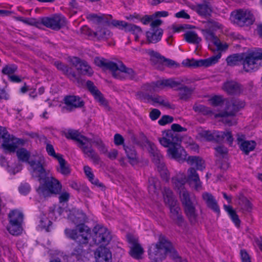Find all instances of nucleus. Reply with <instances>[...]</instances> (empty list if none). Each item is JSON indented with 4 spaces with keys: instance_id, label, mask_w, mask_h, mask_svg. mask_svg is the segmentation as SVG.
Here are the masks:
<instances>
[{
    "instance_id": "nucleus-1",
    "label": "nucleus",
    "mask_w": 262,
    "mask_h": 262,
    "mask_svg": "<svg viewBox=\"0 0 262 262\" xmlns=\"http://www.w3.org/2000/svg\"><path fill=\"white\" fill-rule=\"evenodd\" d=\"M69 198H59L60 206L54 205L50 207L48 211V216L51 220L60 219L62 216H65L74 224H79L75 229H66L65 234L67 237L77 241L80 244H85L88 242V238L90 235V230L86 226L81 223L84 221L85 215L84 213L75 208H70L64 211L67 205Z\"/></svg>"
},
{
    "instance_id": "nucleus-2",
    "label": "nucleus",
    "mask_w": 262,
    "mask_h": 262,
    "mask_svg": "<svg viewBox=\"0 0 262 262\" xmlns=\"http://www.w3.org/2000/svg\"><path fill=\"white\" fill-rule=\"evenodd\" d=\"M30 169L32 177L37 179L40 183L36 191L39 195L49 194L61 195L60 196H69L70 194L65 190H62L61 183L52 176H47L45 169L40 162L30 161Z\"/></svg>"
},
{
    "instance_id": "nucleus-3",
    "label": "nucleus",
    "mask_w": 262,
    "mask_h": 262,
    "mask_svg": "<svg viewBox=\"0 0 262 262\" xmlns=\"http://www.w3.org/2000/svg\"><path fill=\"white\" fill-rule=\"evenodd\" d=\"M93 239L95 244L101 246L95 252L96 262H112V253L110 250L104 247L111 239V235L107 228L104 227H96Z\"/></svg>"
},
{
    "instance_id": "nucleus-4",
    "label": "nucleus",
    "mask_w": 262,
    "mask_h": 262,
    "mask_svg": "<svg viewBox=\"0 0 262 262\" xmlns=\"http://www.w3.org/2000/svg\"><path fill=\"white\" fill-rule=\"evenodd\" d=\"M167 254L176 259L175 262H187L178 256L171 244L164 236H160L158 242L150 247L149 258L154 262H159L164 259Z\"/></svg>"
},
{
    "instance_id": "nucleus-5",
    "label": "nucleus",
    "mask_w": 262,
    "mask_h": 262,
    "mask_svg": "<svg viewBox=\"0 0 262 262\" xmlns=\"http://www.w3.org/2000/svg\"><path fill=\"white\" fill-rule=\"evenodd\" d=\"M94 61L97 66L110 70L116 78L134 79L136 77V72L132 68L126 67L121 61L115 62L103 58L96 57Z\"/></svg>"
},
{
    "instance_id": "nucleus-6",
    "label": "nucleus",
    "mask_w": 262,
    "mask_h": 262,
    "mask_svg": "<svg viewBox=\"0 0 262 262\" xmlns=\"http://www.w3.org/2000/svg\"><path fill=\"white\" fill-rule=\"evenodd\" d=\"M213 44L216 47L217 50L220 52H225L229 47V45L227 43L221 41L219 38L215 40ZM221 56L222 54L219 52L216 55L205 59H188L184 61L183 63L187 67L194 68L200 67H208L217 63Z\"/></svg>"
},
{
    "instance_id": "nucleus-7",
    "label": "nucleus",
    "mask_w": 262,
    "mask_h": 262,
    "mask_svg": "<svg viewBox=\"0 0 262 262\" xmlns=\"http://www.w3.org/2000/svg\"><path fill=\"white\" fill-rule=\"evenodd\" d=\"M262 49L258 48L247 54H244L243 68L246 72L257 70L261 66Z\"/></svg>"
},
{
    "instance_id": "nucleus-8",
    "label": "nucleus",
    "mask_w": 262,
    "mask_h": 262,
    "mask_svg": "<svg viewBox=\"0 0 262 262\" xmlns=\"http://www.w3.org/2000/svg\"><path fill=\"white\" fill-rule=\"evenodd\" d=\"M148 149L149 153L153 157V161L157 165L158 171L160 172L162 178L167 181L169 174L165 163L163 161V157L160 151L158 150L156 146L153 143L147 142Z\"/></svg>"
},
{
    "instance_id": "nucleus-9",
    "label": "nucleus",
    "mask_w": 262,
    "mask_h": 262,
    "mask_svg": "<svg viewBox=\"0 0 262 262\" xmlns=\"http://www.w3.org/2000/svg\"><path fill=\"white\" fill-rule=\"evenodd\" d=\"M77 145L82 151L85 157L89 158L95 164L100 161V158L97 153L92 148L93 140L83 135L78 139Z\"/></svg>"
},
{
    "instance_id": "nucleus-10",
    "label": "nucleus",
    "mask_w": 262,
    "mask_h": 262,
    "mask_svg": "<svg viewBox=\"0 0 262 262\" xmlns=\"http://www.w3.org/2000/svg\"><path fill=\"white\" fill-rule=\"evenodd\" d=\"M234 23L240 27L253 24L255 20L253 14L248 9H240L231 13Z\"/></svg>"
},
{
    "instance_id": "nucleus-11",
    "label": "nucleus",
    "mask_w": 262,
    "mask_h": 262,
    "mask_svg": "<svg viewBox=\"0 0 262 262\" xmlns=\"http://www.w3.org/2000/svg\"><path fill=\"white\" fill-rule=\"evenodd\" d=\"M199 135L201 137L208 141L221 142L226 139V141L230 144H231L233 141L231 132L229 131L219 132L213 130L211 132L210 130H202L199 133Z\"/></svg>"
},
{
    "instance_id": "nucleus-12",
    "label": "nucleus",
    "mask_w": 262,
    "mask_h": 262,
    "mask_svg": "<svg viewBox=\"0 0 262 262\" xmlns=\"http://www.w3.org/2000/svg\"><path fill=\"white\" fill-rule=\"evenodd\" d=\"M164 202L169 208L171 219L178 226H182L184 224V218L175 198H164Z\"/></svg>"
},
{
    "instance_id": "nucleus-13",
    "label": "nucleus",
    "mask_w": 262,
    "mask_h": 262,
    "mask_svg": "<svg viewBox=\"0 0 262 262\" xmlns=\"http://www.w3.org/2000/svg\"><path fill=\"white\" fill-rule=\"evenodd\" d=\"M163 137L159 138L158 140L160 144L166 147H170L177 144L180 143L182 137L180 135L175 132L170 130L163 132Z\"/></svg>"
},
{
    "instance_id": "nucleus-14",
    "label": "nucleus",
    "mask_w": 262,
    "mask_h": 262,
    "mask_svg": "<svg viewBox=\"0 0 262 262\" xmlns=\"http://www.w3.org/2000/svg\"><path fill=\"white\" fill-rule=\"evenodd\" d=\"M3 140L2 145L5 152H14L16 149L17 146L13 136H10L5 127L0 126V141Z\"/></svg>"
},
{
    "instance_id": "nucleus-15",
    "label": "nucleus",
    "mask_w": 262,
    "mask_h": 262,
    "mask_svg": "<svg viewBox=\"0 0 262 262\" xmlns=\"http://www.w3.org/2000/svg\"><path fill=\"white\" fill-rule=\"evenodd\" d=\"M181 201L189 220L191 223H195L198 216L195 210L196 201L193 198H183Z\"/></svg>"
},
{
    "instance_id": "nucleus-16",
    "label": "nucleus",
    "mask_w": 262,
    "mask_h": 262,
    "mask_svg": "<svg viewBox=\"0 0 262 262\" xmlns=\"http://www.w3.org/2000/svg\"><path fill=\"white\" fill-rule=\"evenodd\" d=\"M41 23L46 27L58 30L66 25V19L61 15H55L52 17L42 18Z\"/></svg>"
},
{
    "instance_id": "nucleus-17",
    "label": "nucleus",
    "mask_w": 262,
    "mask_h": 262,
    "mask_svg": "<svg viewBox=\"0 0 262 262\" xmlns=\"http://www.w3.org/2000/svg\"><path fill=\"white\" fill-rule=\"evenodd\" d=\"M127 239L129 244V254L135 259H140L144 253V250L138 243V239L131 234L127 235Z\"/></svg>"
},
{
    "instance_id": "nucleus-18",
    "label": "nucleus",
    "mask_w": 262,
    "mask_h": 262,
    "mask_svg": "<svg viewBox=\"0 0 262 262\" xmlns=\"http://www.w3.org/2000/svg\"><path fill=\"white\" fill-rule=\"evenodd\" d=\"M86 86L95 99L99 104L104 107L106 110H109L110 107L107 101L103 97L101 92L94 84V83L91 81L88 80L86 82Z\"/></svg>"
},
{
    "instance_id": "nucleus-19",
    "label": "nucleus",
    "mask_w": 262,
    "mask_h": 262,
    "mask_svg": "<svg viewBox=\"0 0 262 262\" xmlns=\"http://www.w3.org/2000/svg\"><path fill=\"white\" fill-rule=\"evenodd\" d=\"M187 181L186 176L183 173H179L172 179V183L179 193L180 196H189V194L184 187Z\"/></svg>"
},
{
    "instance_id": "nucleus-20",
    "label": "nucleus",
    "mask_w": 262,
    "mask_h": 262,
    "mask_svg": "<svg viewBox=\"0 0 262 262\" xmlns=\"http://www.w3.org/2000/svg\"><path fill=\"white\" fill-rule=\"evenodd\" d=\"M168 157L179 162H182L186 159V152L182 147L180 143L169 147L167 150Z\"/></svg>"
},
{
    "instance_id": "nucleus-21",
    "label": "nucleus",
    "mask_w": 262,
    "mask_h": 262,
    "mask_svg": "<svg viewBox=\"0 0 262 262\" xmlns=\"http://www.w3.org/2000/svg\"><path fill=\"white\" fill-rule=\"evenodd\" d=\"M245 103L238 100H233L228 102L226 111L222 113L215 114V118L219 117H224L227 115H235V114L239 110V109L244 107Z\"/></svg>"
},
{
    "instance_id": "nucleus-22",
    "label": "nucleus",
    "mask_w": 262,
    "mask_h": 262,
    "mask_svg": "<svg viewBox=\"0 0 262 262\" xmlns=\"http://www.w3.org/2000/svg\"><path fill=\"white\" fill-rule=\"evenodd\" d=\"M181 85V82L176 81L174 79L169 78L166 79H162L157 81L156 82L152 83V90L151 88L148 89L150 92L157 91L158 89H162L165 87L171 89H177Z\"/></svg>"
},
{
    "instance_id": "nucleus-23",
    "label": "nucleus",
    "mask_w": 262,
    "mask_h": 262,
    "mask_svg": "<svg viewBox=\"0 0 262 262\" xmlns=\"http://www.w3.org/2000/svg\"><path fill=\"white\" fill-rule=\"evenodd\" d=\"M71 62L81 74L88 76H91L93 74V71L86 61L81 60L78 57H73L71 59Z\"/></svg>"
},
{
    "instance_id": "nucleus-24",
    "label": "nucleus",
    "mask_w": 262,
    "mask_h": 262,
    "mask_svg": "<svg viewBox=\"0 0 262 262\" xmlns=\"http://www.w3.org/2000/svg\"><path fill=\"white\" fill-rule=\"evenodd\" d=\"M63 101L66 105L65 108L70 112L84 105V102L79 97L76 96H67L64 97Z\"/></svg>"
},
{
    "instance_id": "nucleus-25",
    "label": "nucleus",
    "mask_w": 262,
    "mask_h": 262,
    "mask_svg": "<svg viewBox=\"0 0 262 262\" xmlns=\"http://www.w3.org/2000/svg\"><path fill=\"white\" fill-rule=\"evenodd\" d=\"M188 179L190 181V184L195 190L200 191L202 189V183L196 170L194 168H190L188 170Z\"/></svg>"
},
{
    "instance_id": "nucleus-26",
    "label": "nucleus",
    "mask_w": 262,
    "mask_h": 262,
    "mask_svg": "<svg viewBox=\"0 0 262 262\" xmlns=\"http://www.w3.org/2000/svg\"><path fill=\"white\" fill-rule=\"evenodd\" d=\"M146 34L148 42L155 43L161 39L163 31L162 29H150Z\"/></svg>"
},
{
    "instance_id": "nucleus-27",
    "label": "nucleus",
    "mask_w": 262,
    "mask_h": 262,
    "mask_svg": "<svg viewBox=\"0 0 262 262\" xmlns=\"http://www.w3.org/2000/svg\"><path fill=\"white\" fill-rule=\"evenodd\" d=\"M223 89L230 94H238L241 93L242 91L241 84L234 81H229L225 82Z\"/></svg>"
},
{
    "instance_id": "nucleus-28",
    "label": "nucleus",
    "mask_w": 262,
    "mask_h": 262,
    "mask_svg": "<svg viewBox=\"0 0 262 262\" xmlns=\"http://www.w3.org/2000/svg\"><path fill=\"white\" fill-rule=\"evenodd\" d=\"M175 90L179 92L178 95L180 99L185 101L191 97L194 91L192 87H188L184 85H180Z\"/></svg>"
},
{
    "instance_id": "nucleus-29",
    "label": "nucleus",
    "mask_w": 262,
    "mask_h": 262,
    "mask_svg": "<svg viewBox=\"0 0 262 262\" xmlns=\"http://www.w3.org/2000/svg\"><path fill=\"white\" fill-rule=\"evenodd\" d=\"M57 160L59 163V166L57 167V171L65 176L70 175L71 172L70 165L62 156L59 157Z\"/></svg>"
},
{
    "instance_id": "nucleus-30",
    "label": "nucleus",
    "mask_w": 262,
    "mask_h": 262,
    "mask_svg": "<svg viewBox=\"0 0 262 262\" xmlns=\"http://www.w3.org/2000/svg\"><path fill=\"white\" fill-rule=\"evenodd\" d=\"M83 170L86 177L92 184L100 188L104 187L103 184L95 177L92 168L90 166L88 165L84 166L83 167Z\"/></svg>"
},
{
    "instance_id": "nucleus-31",
    "label": "nucleus",
    "mask_w": 262,
    "mask_h": 262,
    "mask_svg": "<svg viewBox=\"0 0 262 262\" xmlns=\"http://www.w3.org/2000/svg\"><path fill=\"white\" fill-rule=\"evenodd\" d=\"M9 223H23V214L19 210L14 209L10 211L8 215Z\"/></svg>"
},
{
    "instance_id": "nucleus-32",
    "label": "nucleus",
    "mask_w": 262,
    "mask_h": 262,
    "mask_svg": "<svg viewBox=\"0 0 262 262\" xmlns=\"http://www.w3.org/2000/svg\"><path fill=\"white\" fill-rule=\"evenodd\" d=\"M187 162L189 165L195 166L198 170H203L205 167L204 161L199 157L190 156Z\"/></svg>"
},
{
    "instance_id": "nucleus-33",
    "label": "nucleus",
    "mask_w": 262,
    "mask_h": 262,
    "mask_svg": "<svg viewBox=\"0 0 262 262\" xmlns=\"http://www.w3.org/2000/svg\"><path fill=\"white\" fill-rule=\"evenodd\" d=\"M244 58V53H236L228 56L226 62L229 66H234L243 62Z\"/></svg>"
},
{
    "instance_id": "nucleus-34",
    "label": "nucleus",
    "mask_w": 262,
    "mask_h": 262,
    "mask_svg": "<svg viewBox=\"0 0 262 262\" xmlns=\"http://www.w3.org/2000/svg\"><path fill=\"white\" fill-rule=\"evenodd\" d=\"M183 36L185 41L189 43L196 45L202 41L201 38L193 31H187Z\"/></svg>"
},
{
    "instance_id": "nucleus-35",
    "label": "nucleus",
    "mask_w": 262,
    "mask_h": 262,
    "mask_svg": "<svg viewBox=\"0 0 262 262\" xmlns=\"http://www.w3.org/2000/svg\"><path fill=\"white\" fill-rule=\"evenodd\" d=\"M7 229L10 234L14 236H18L23 232V223H9Z\"/></svg>"
},
{
    "instance_id": "nucleus-36",
    "label": "nucleus",
    "mask_w": 262,
    "mask_h": 262,
    "mask_svg": "<svg viewBox=\"0 0 262 262\" xmlns=\"http://www.w3.org/2000/svg\"><path fill=\"white\" fill-rule=\"evenodd\" d=\"M54 64L58 70L61 71L68 76L75 77V74L71 68L69 67L59 61H55Z\"/></svg>"
},
{
    "instance_id": "nucleus-37",
    "label": "nucleus",
    "mask_w": 262,
    "mask_h": 262,
    "mask_svg": "<svg viewBox=\"0 0 262 262\" xmlns=\"http://www.w3.org/2000/svg\"><path fill=\"white\" fill-rule=\"evenodd\" d=\"M149 186L148 187L149 193L152 195H156L157 191L159 189L160 182L159 180L154 177L149 179Z\"/></svg>"
},
{
    "instance_id": "nucleus-38",
    "label": "nucleus",
    "mask_w": 262,
    "mask_h": 262,
    "mask_svg": "<svg viewBox=\"0 0 262 262\" xmlns=\"http://www.w3.org/2000/svg\"><path fill=\"white\" fill-rule=\"evenodd\" d=\"M197 13L202 16H207L210 15L211 12V6L208 3H204L199 4L196 6Z\"/></svg>"
},
{
    "instance_id": "nucleus-39",
    "label": "nucleus",
    "mask_w": 262,
    "mask_h": 262,
    "mask_svg": "<svg viewBox=\"0 0 262 262\" xmlns=\"http://www.w3.org/2000/svg\"><path fill=\"white\" fill-rule=\"evenodd\" d=\"M17 156L18 159L23 162H27L30 165L29 162L30 161L39 162V161L31 160L29 161L30 156V152L25 148H21L18 149L16 151Z\"/></svg>"
},
{
    "instance_id": "nucleus-40",
    "label": "nucleus",
    "mask_w": 262,
    "mask_h": 262,
    "mask_svg": "<svg viewBox=\"0 0 262 262\" xmlns=\"http://www.w3.org/2000/svg\"><path fill=\"white\" fill-rule=\"evenodd\" d=\"M256 145V143L254 141H245L240 144V148L246 155H248L250 151L254 150Z\"/></svg>"
},
{
    "instance_id": "nucleus-41",
    "label": "nucleus",
    "mask_w": 262,
    "mask_h": 262,
    "mask_svg": "<svg viewBox=\"0 0 262 262\" xmlns=\"http://www.w3.org/2000/svg\"><path fill=\"white\" fill-rule=\"evenodd\" d=\"M158 104L167 107H170V104L165 97L158 95H153L152 104Z\"/></svg>"
},
{
    "instance_id": "nucleus-42",
    "label": "nucleus",
    "mask_w": 262,
    "mask_h": 262,
    "mask_svg": "<svg viewBox=\"0 0 262 262\" xmlns=\"http://www.w3.org/2000/svg\"><path fill=\"white\" fill-rule=\"evenodd\" d=\"M48 214H42L40 217L39 226L46 229L47 231H49L50 226L52 224L51 219H49Z\"/></svg>"
},
{
    "instance_id": "nucleus-43",
    "label": "nucleus",
    "mask_w": 262,
    "mask_h": 262,
    "mask_svg": "<svg viewBox=\"0 0 262 262\" xmlns=\"http://www.w3.org/2000/svg\"><path fill=\"white\" fill-rule=\"evenodd\" d=\"M225 210L228 212L230 218L236 226H238L240 223V221L238 219V215L235 213V211L232 209V207L229 205H224Z\"/></svg>"
},
{
    "instance_id": "nucleus-44",
    "label": "nucleus",
    "mask_w": 262,
    "mask_h": 262,
    "mask_svg": "<svg viewBox=\"0 0 262 262\" xmlns=\"http://www.w3.org/2000/svg\"><path fill=\"white\" fill-rule=\"evenodd\" d=\"M123 148L127 158L130 161L135 162L137 160V153L134 147L124 145Z\"/></svg>"
},
{
    "instance_id": "nucleus-45",
    "label": "nucleus",
    "mask_w": 262,
    "mask_h": 262,
    "mask_svg": "<svg viewBox=\"0 0 262 262\" xmlns=\"http://www.w3.org/2000/svg\"><path fill=\"white\" fill-rule=\"evenodd\" d=\"M193 109L195 112L200 113L203 115H211L213 114L212 111L209 107L203 105H194Z\"/></svg>"
},
{
    "instance_id": "nucleus-46",
    "label": "nucleus",
    "mask_w": 262,
    "mask_h": 262,
    "mask_svg": "<svg viewBox=\"0 0 262 262\" xmlns=\"http://www.w3.org/2000/svg\"><path fill=\"white\" fill-rule=\"evenodd\" d=\"M207 206L213 210L215 212L219 213L220 212L219 207L217 204L216 201L213 198H204Z\"/></svg>"
},
{
    "instance_id": "nucleus-47",
    "label": "nucleus",
    "mask_w": 262,
    "mask_h": 262,
    "mask_svg": "<svg viewBox=\"0 0 262 262\" xmlns=\"http://www.w3.org/2000/svg\"><path fill=\"white\" fill-rule=\"evenodd\" d=\"M95 35L99 38H107L111 36V32L106 29L98 28L95 33Z\"/></svg>"
},
{
    "instance_id": "nucleus-48",
    "label": "nucleus",
    "mask_w": 262,
    "mask_h": 262,
    "mask_svg": "<svg viewBox=\"0 0 262 262\" xmlns=\"http://www.w3.org/2000/svg\"><path fill=\"white\" fill-rule=\"evenodd\" d=\"M238 203L242 210L249 211L251 208V204L247 198H238Z\"/></svg>"
},
{
    "instance_id": "nucleus-49",
    "label": "nucleus",
    "mask_w": 262,
    "mask_h": 262,
    "mask_svg": "<svg viewBox=\"0 0 262 262\" xmlns=\"http://www.w3.org/2000/svg\"><path fill=\"white\" fill-rule=\"evenodd\" d=\"M203 33L205 39L208 41L211 42L212 43L218 38V37L211 30H210V29L203 30Z\"/></svg>"
},
{
    "instance_id": "nucleus-50",
    "label": "nucleus",
    "mask_w": 262,
    "mask_h": 262,
    "mask_svg": "<svg viewBox=\"0 0 262 262\" xmlns=\"http://www.w3.org/2000/svg\"><path fill=\"white\" fill-rule=\"evenodd\" d=\"M17 69V67L15 64H10L6 66L2 69V73L4 74L11 76L13 74Z\"/></svg>"
},
{
    "instance_id": "nucleus-51",
    "label": "nucleus",
    "mask_w": 262,
    "mask_h": 262,
    "mask_svg": "<svg viewBox=\"0 0 262 262\" xmlns=\"http://www.w3.org/2000/svg\"><path fill=\"white\" fill-rule=\"evenodd\" d=\"M81 136L82 135L80 134L78 131L75 130H68L65 133V136L67 138L74 140L76 142Z\"/></svg>"
},
{
    "instance_id": "nucleus-52",
    "label": "nucleus",
    "mask_w": 262,
    "mask_h": 262,
    "mask_svg": "<svg viewBox=\"0 0 262 262\" xmlns=\"http://www.w3.org/2000/svg\"><path fill=\"white\" fill-rule=\"evenodd\" d=\"M92 143L95 144L99 151L102 154H106L107 149L102 141L100 138H96L93 141Z\"/></svg>"
},
{
    "instance_id": "nucleus-53",
    "label": "nucleus",
    "mask_w": 262,
    "mask_h": 262,
    "mask_svg": "<svg viewBox=\"0 0 262 262\" xmlns=\"http://www.w3.org/2000/svg\"><path fill=\"white\" fill-rule=\"evenodd\" d=\"M125 31L131 32L134 35L142 34L141 29L139 27L128 23L127 24V27L126 28Z\"/></svg>"
},
{
    "instance_id": "nucleus-54",
    "label": "nucleus",
    "mask_w": 262,
    "mask_h": 262,
    "mask_svg": "<svg viewBox=\"0 0 262 262\" xmlns=\"http://www.w3.org/2000/svg\"><path fill=\"white\" fill-rule=\"evenodd\" d=\"M111 24V25H112L113 26L119 29L124 30L125 31L128 24L127 23L124 21L118 20L116 19L112 20Z\"/></svg>"
},
{
    "instance_id": "nucleus-55",
    "label": "nucleus",
    "mask_w": 262,
    "mask_h": 262,
    "mask_svg": "<svg viewBox=\"0 0 262 262\" xmlns=\"http://www.w3.org/2000/svg\"><path fill=\"white\" fill-rule=\"evenodd\" d=\"M18 190L21 195H26L30 191L31 187L28 183H22L19 186Z\"/></svg>"
},
{
    "instance_id": "nucleus-56",
    "label": "nucleus",
    "mask_w": 262,
    "mask_h": 262,
    "mask_svg": "<svg viewBox=\"0 0 262 262\" xmlns=\"http://www.w3.org/2000/svg\"><path fill=\"white\" fill-rule=\"evenodd\" d=\"M233 116L234 115H227L224 117H222L223 118L222 121L229 126L234 125L236 123L235 119L233 117H230Z\"/></svg>"
},
{
    "instance_id": "nucleus-57",
    "label": "nucleus",
    "mask_w": 262,
    "mask_h": 262,
    "mask_svg": "<svg viewBox=\"0 0 262 262\" xmlns=\"http://www.w3.org/2000/svg\"><path fill=\"white\" fill-rule=\"evenodd\" d=\"M46 150L49 155L54 157L55 159H58L59 157L62 156L60 154H56L52 145L50 144H47L46 145Z\"/></svg>"
},
{
    "instance_id": "nucleus-58",
    "label": "nucleus",
    "mask_w": 262,
    "mask_h": 262,
    "mask_svg": "<svg viewBox=\"0 0 262 262\" xmlns=\"http://www.w3.org/2000/svg\"><path fill=\"white\" fill-rule=\"evenodd\" d=\"M173 120L172 117L169 115H164L158 121V123L161 125H165L166 124L171 123Z\"/></svg>"
},
{
    "instance_id": "nucleus-59",
    "label": "nucleus",
    "mask_w": 262,
    "mask_h": 262,
    "mask_svg": "<svg viewBox=\"0 0 262 262\" xmlns=\"http://www.w3.org/2000/svg\"><path fill=\"white\" fill-rule=\"evenodd\" d=\"M216 155L224 157L228 152L227 148L223 146H219L215 148Z\"/></svg>"
},
{
    "instance_id": "nucleus-60",
    "label": "nucleus",
    "mask_w": 262,
    "mask_h": 262,
    "mask_svg": "<svg viewBox=\"0 0 262 262\" xmlns=\"http://www.w3.org/2000/svg\"><path fill=\"white\" fill-rule=\"evenodd\" d=\"M103 16H101V14L98 15L94 13H90L87 15L86 18L90 20H92L96 23H101V20L103 19Z\"/></svg>"
},
{
    "instance_id": "nucleus-61",
    "label": "nucleus",
    "mask_w": 262,
    "mask_h": 262,
    "mask_svg": "<svg viewBox=\"0 0 262 262\" xmlns=\"http://www.w3.org/2000/svg\"><path fill=\"white\" fill-rule=\"evenodd\" d=\"M210 103L213 106H219L222 103L223 100L221 96H214L209 99Z\"/></svg>"
},
{
    "instance_id": "nucleus-62",
    "label": "nucleus",
    "mask_w": 262,
    "mask_h": 262,
    "mask_svg": "<svg viewBox=\"0 0 262 262\" xmlns=\"http://www.w3.org/2000/svg\"><path fill=\"white\" fill-rule=\"evenodd\" d=\"M171 131L175 132L176 133L186 132L187 129L185 127H182L179 124H172L171 126Z\"/></svg>"
},
{
    "instance_id": "nucleus-63",
    "label": "nucleus",
    "mask_w": 262,
    "mask_h": 262,
    "mask_svg": "<svg viewBox=\"0 0 262 262\" xmlns=\"http://www.w3.org/2000/svg\"><path fill=\"white\" fill-rule=\"evenodd\" d=\"M160 115L161 112L159 110L154 108L150 112L149 116L152 120H156L160 117Z\"/></svg>"
},
{
    "instance_id": "nucleus-64",
    "label": "nucleus",
    "mask_w": 262,
    "mask_h": 262,
    "mask_svg": "<svg viewBox=\"0 0 262 262\" xmlns=\"http://www.w3.org/2000/svg\"><path fill=\"white\" fill-rule=\"evenodd\" d=\"M240 253L242 262H251L250 257L245 250H241Z\"/></svg>"
}]
</instances>
